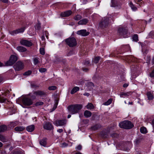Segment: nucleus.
<instances>
[{"mask_svg": "<svg viewBox=\"0 0 154 154\" xmlns=\"http://www.w3.org/2000/svg\"><path fill=\"white\" fill-rule=\"evenodd\" d=\"M46 69L44 68H41L39 69V72H45L46 71Z\"/></svg>", "mask_w": 154, "mask_h": 154, "instance_id": "obj_43", "label": "nucleus"}, {"mask_svg": "<svg viewBox=\"0 0 154 154\" xmlns=\"http://www.w3.org/2000/svg\"><path fill=\"white\" fill-rule=\"evenodd\" d=\"M7 129V127L6 126L3 125L0 126V133L3 132L6 130Z\"/></svg>", "mask_w": 154, "mask_h": 154, "instance_id": "obj_21", "label": "nucleus"}, {"mask_svg": "<svg viewBox=\"0 0 154 154\" xmlns=\"http://www.w3.org/2000/svg\"><path fill=\"white\" fill-rule=\"evenodd\" d=\"M129 4L130 6L133 11H135L137 9V8L134 5L132 2H130Z\"/></svg>", "mask_w": 154, "mask_h": 154, "instance_id": "obj_29", "label": "nucleus"}, {"mask_svg": "<svg viewBox=\"0 0 154 154\" xmlns=\"http://www.w3.org/2000/svg\"><path fill=\"white\" fill-rule=\"evenodd\" d=\"M112 99H109L106 102H105L103 103V105H104L107 106L109 105L112 103Z\"/></svg>", "mask_w": 154, "mask_h": 154, "instance_id": "obj_31", "label": "nucleus"}, {"mask_svg": "<svg viewBox=\"0 0 154 154\" xmlns=\"http://www.w3.org/2000/svg\"><path fill=\"white\" fill-rule=\"evenodd\" d=\"M128 58H130V60L132 62H134V58L132 57V56H130L128 57Z\"/></svg>", "mask_w": 154, "mask_h": 154, "instance_id": "obj_48", "label": "nucleus"}, {"mask_svg": "<svg viewBox=\"0 0 154 154\" xmlns=\"http://www.w3.org/2000/svg\"><path fill=\"white\" fill-rule=\"evenodd\" d=\"M34 64L35 65H36L38 63V58H35L33 60Z\"/></svg>", "mask_w": 154, "mask_h": 154, "instance_id": "obj_40", "label": "nucleus"}, {"mask_svg": "<svg viewBox=\"0 0 154 154\" xmlns=\"http://www.w3.org/2000/svg\"><path fill=\"white\" fill-rule=\"evenodd\" d=\"M88 20L86 18H84L80 20L78 22V24L79 25H85L88 22Z\"/></svg>", "mask_w": 154, "mask_h": 154, "instance_id": "obj_19", "label": "nucleus"}, {"mask_svg": "<svg viewBox=\"0 0 154 154\" xmlns=\"http://www.w3.org/2000/svg\"><path fill=\"white\" fill-rule=\"evenodd\" d=\"M24 66L22 62L18 61L14 65V68L16 71H20L23 68Z\"/></svg>", "mask_w": 154, "mask_h": 154, "instance_id": "obj_6", "label": "nucleus"}, {"mask_svg": "<svg viewBox=\"0 0 154 154\" xmlns=\"http://www.w3.org/2000/svg\"><path fill=\"white\" fill-rule=\"evenodd\" d=\"M67 121L66 119H60L56 120L54 124L57 126H65L66 124Z\"/></svg>", "mask_w": 154, "mask_h": 154, "instance_id": "obj_7", "label": "nucleus"}, {"mask_svg": "<svg viewBox=\"0 0 154 154\" xmlns=\"http://www.w3.org/2000/svg\"><path fill=\"white\" fill-rule=\"evenodd\" d=\"M135 3L139 5L140 6H141L142 5V2H140L142 0H134Z\"/></svg>", "mask_w": 154, "mask_h": 154, "instance_id": "obj_36", "label": "nucleus"}, {"mask_svg": "<svg viewBox=\"0 0 154 154\" xmlns=\"http://www.w3.org/2000/svg\"><path fill=\"white\" fill-rule=\"evenodd\" d=\"M32 73V72L31 71H27L26 72H25L23 75H30L31 74V73Z\"/></svg>", "mask_w": 154, "mask_h": 154, "instance_id": "obj_45", "label": "nucleus"}, {"mask_svg": "<svg viewBox=\"0 0 154 154\" xmlns=\"http://www.w3.org/2000/svg\"><path fill=\"white\" fill-rule=\"evenodd\" d=\"M60 145H61V146L63 147H66V146H67V144L66 143H65V142H64V143H61L60 144Z\"/></svg>", "mask_w": 154, "mask_h": 154, "instance_id": "obj_47", "label": "nucleus"}, {"mask_svg": "<svg viewBox=\"0 0 154 154\" xmlns=\"http://www.w3.org/2000/svg\"><path fill=\"white\" fill-rule=\"evenodd\" d=\"M18 122H12L9 125V126L11 128H12L14 126L18 125Z\"/></svg>", "mask_w": 154, "mask_h": 154, "instance_id": "obj_27", "label": "nucleus"}, {"mask_svg": "<svg viewBox=\"0 0 154 154\" xmlns=\"http://www.w3.org/2000/svg\"><path fill=\"white\" fill-rule=\"evenodd\" d=\"M84 63L85 65H88V64H89L90 62L88 60H85Z\"/></svg>", "mask_w": 154, "mask_h": 154, "instance_id": "obj_53", "label": "nucleus"}, {"mask_svg": "<svg viewBox=\"0 0 154 154\" xmlns=\"http://www.w3.org/2000/svg\"><path fill=\"white\" fill-rule=\"evenodd\" d=\"M72 13V12L70 10H68L66 11L62 12L60 14L61 16L63 17H68Z\"/></svg>", "mask_w": 154, "mask_h": 154, "instance_id": "obj_15", "label": "nucleus"}, {"mask_svg": "<svg viewBox=\"0 0 154 154\" xmlns=\"http://www.w3.org/2000/svg\"><path fill=\"white\" fill-rule=\"evenodd\" d=\"M149 75L151 77H154V69L150 73Z\"/></svg>", "mask_w": 154, "mask_h": 154, "instance_id": "obj_49", "label": "nucleus"}, {"mask_svg": "<svg viewBox=\"0 0 154 154\" xmlns=\"http://www.w3.org/2000/svg\"><path fill=\"white\" fill-rule=\"evenodd\" d=\"M152 123L153 127L154 128V119L152 121Z\"/></svg>", "mask_w": 154, "mask_h": 154, "instance_id": "obj_64", "label": "nucleus"}, {"mask_svg": "<svg viewBox=\"0 0 154 154\" xmlns=\"http://www.w3.org/2000/svg\"><path fill=\"white\" fill-rule=\"evenodd\" d=\"M101 135L102 137L104 138L108 137V133L103 132L101 133Z\"/></svg>", "mask_w": 154, "mask_h": 154, "instance_id": "obj_32", "label": "nucleus"}, {"mask_svg": "<svg viewBox=\"0 0 154 154\" xmlns=\"http://www.w3.org/2000/svg\"><path fill=\"white\" fill-rule=\"evenodd\" d=\"M35 28L37 29L38 30H39L40 29L41 27L40 24H38L35 26Z\"/></svg>", "mask_w": 154, "mask_h": 154, "instance_id": "obj_51", "label": "nucleus"}, {"mask_svg": "<svg viewBox=\"0 0 154 154\" xmlns=\"http://www.w3.org/2000/svg\"><path fill=\"white\" fill-rule=\"evenodd\" d=\"M47 139L46 138H43L39 140V142L40 145L44 147L46 146L47 144Z\"/></svg>", "mask_w": 154, "mask_h": 154, "instance_id": "obj_17", "label": "nucleus"}, {"mask_svg": "<svg viewBox=\"0 0 154 154\" xmlns=\"http://www.w3.org/2000/svg\"><path fill=\"white\" fill-rule=\"evenodd\" d=\"M119 125L121 128L127 129H130L133 127V124L129 121L121 122L119 123Z\"/></svg>", "mask_w": 154, "mask_h": 154, "instance_id": "obj_2", "label": "nucleus"}, {"mask_svg": "<svg viewBox=\"0 0 154 154\" xmlns=\"http://www.w3.org/2000/svg\"><path fill=\"white\" fill-rule=\"evenodd\" d=\"M57 87L56 86H52L49 87L48 89L49 90H55L56 89Z\"/></svg>", "mask_w": 154, "mask_h": 154, "instance_id": "obj_38", "label": "nucleus"}, {"mask_svg": "<svg viewBox=\"0 0 154 154\" xmlns=\"http://www.w3.org/2000/svg\"><path fill=\"white\" fill-rule=\"evenodd\" d=\"M100 128V126L98 125H96L92 127V129L96 130Z\"/></svg>", "mask_w": 154, "mask_h": 154, "instance_id": "obj_33", "label": "nucleus"}, {"mask_svg": "<svg viewBox=\"0 0 154 154\" xmlns=\"http://www.w3.org/2000/svg\"><path fill=\"white\" fill-rule=\"evenodd\" d=\"M118 32L120 35L123 36L124 38H127L128 36L127 30L126 29L122 28H119Z\"/></svg>", "mask_w": 154, "mask_h": 154, "instance_id": "obj_8", "label": "nucleus"}, {"mask_svg": "<svg viewBox=\"0 0 154 154\" xmlns=\"http://www.w3.org/2000/svg\"><path fill=\"white\" fill-rule=\"evenodd\" d=\"M16 49L18 51L21 52H25L27 50L25 48L22 46L17 47Z\"/></svg>", "mask_w": 154, "mask_h": 154, "instance_id": "obj_18", "label": "nucleus"}, {"mask_svg": "<svg viewBox=\"0 0 154 154\" xmlns=\"http://www.w3.org/2000/svg\"><path fill=\"white\" fill-rule=\"evenodd\" d=\"M84 115L86 118L90 117L91 115V113L88 110H85L84 113Z\"/></svg>", "mask_w": 154, "mask_h": 154, "instance_id": "obj_22", "label": "nucleus"}, {"mask_svg": "<svg viewBox=\"0 0 154 154\" xmlns=\"http://www.w3.org/2000/svg\"><path fill=\"white\" fill-rule=\"evenodd\" d=\"M140 131L142 133H147L146 129L144 127H141L140 128Z\"/></svg>", "mask_w": 154, "mask_h": 154, "instance_id": "obj_30", "label": "nucleus"}, {"mask_svg": "<svg viewBox=\"0 0 154 154\" xmlns=\"http://www.w3.org/2000/svg\"><path fill=\"white\" fill-rule=\"evenodd\" d=\"M83 94L84 95L87 96H88L89 95V94L87 92Z\"/></svg>", "mask_w": 154, "mask_h": 154, "instance_id": "obj_59", "label": "nucleus"}, {"mask_svg": "<svg viewBox=\"0 0 154 154\" xmlns=\"http://www.w3.org/2000/svg\"><path fill=\"white\" fill-rule=\"evenodd\" d=\"M31 87L32 88H36L37 86L34 84L32 83L31 84Z\"/></svg>", "mask_w": 154, "mask_h": 154, "instance_id": "obj_50", "label": "nucleus"}, {"mask_svg": "<svg viewBox=\"0 0 154 154\" xmlns=\"http://www.w3.org/2000/svg\"><path fill=\"white\" fill-rule=\"evenodd\" d=\"M34 126L33 125H32L28 126L26 128V129L28 131L31 132L34 130Z\"/></svg>", "mask_w": 154, "mask_h": 154, "instance_id": "obj_20", "label": "nucleus"}, {"mask_svg": "<svg viewBox=\"0 0 154 154\" xmlns=\"http://www.w3.org/2000/svg\"><path fill=\"white\" fill-rule=\"evenodd\" d=\"M6 100H7L6 99L0 97V102L5 103Z\"/></svg>", "mask_w": 154, "mask_h": 154, "instance_id": "obj_44", "label": "nucleus"}, {"mask_svg": "<svg viewBox=\"0 0 154 154\" xmlns=\"http://www.w3.org/2000/svg\"><path fill=\"white\" fill-rule=\"evenodd\" d=\"M36 96L35 94H34L33 93V94L31 96V97L32 99L34 100L35 99Z\"/></svg>", "mask_w": 154, "mask_h": 154, "instance_id": "obj_52", "label": "nucleus"}, {"mask_svg": "<svg viewBox=\"0 0 154 154\" xmlns=\"http://www.w3.org/2000/svg\"><path fill=\"white\" fill-rule=\"evenodd\" d=\"M40 53L44 55L45 54V50L43 48H41L40 49Z\"/></svg>", "mask_w": 154, "mask_h": 154, "instance_id": "obj_41", "label": "nucleus"}, {"mask_svg": "<svg viewBox=\"0 0 154 154\" xmlns=\"http://www.w3.org/2000/svg\"><path fill=\"white\" fill-rule=\"evenodd\" d=\"M17 60V57L14 55H11L9 60L6 63L7 66H10L13 65Z\"/></svg>", "mask_w": 154, "mask_h": 154, "instance_id": "obj_5", "label": "nucleus"}, {"mask_svg": "<svg viewBox=\"0 0 154 154\" xmlns=\"http://www.w3.org/2000/svg\"><path fill=\"white\" fill-rule=\"evenodd\" d=\"M24 30L25 29L24 28H22L13 31H11L10 32V33L12 35H14L18 33L23 32Z\"/></svg>", "mask_w": 154, "mask_h": 154, "instance_id": "obj_12", "label": "nucleus"}, {"mask_svg": "<svg viewBox=\"0 0 154 154\" xmlns=\"http://www.w3.org/2000/svg\"><path fill=\"white\" fill-rule=\"evenodd\" d=\"M41 39L42 40H44L45 39V36L44 35L41 36Z\"/></svg>", "mask_w": 154, "mask_h": 154, "instance_id": "obj_60", "label": "nucleus"}, {"mask_svg": "<svg viewBox=\"0 0 154 154\" xmlns=\"http://www.w3.org/2000/svg\"><path fill=\"white\" fill-rule=\"evenodd\" d=\"M12 154H20V153L17 151H15Z\"/></svg>", "mask_w": 154, "mask_h": 154, "instance_id": "obj_57", "label": "nucleus"}, {"mask_svg": "<svg viewBox=\"0 0 154 154\" xmlns=\"http://www.w3.org/2000/svg\"><path fill=\"white\" fill-rule=\"evenodd\" d=\"M82 105L81 104L71 105L68 107L69 112L72 115L78 113L82 108Z\"/></svg>", "mask_w": 154, "mask_h": 154, "instance_id": "obj_1", "label": "nucleus"}, {"mask_svg": "<svg viewBox=\"0 0 154 154\" xmlns=\"http://www.w3.org/2000/svg\"><path fill=\"white\" fill-rule=\"evenodd\" d=\"M117 134H112L111 135V136L113 137H117Z\"/></svg>", "mask_w": 154, "mask_h": 154, "instance_id": "obj_56", "label": "nucleus"}, {"mask_svg": "<svg viewBox=\"0 0 154 154\" xmlns=\"http://www.w3.org/2000/svg\"><path fill=\"white\" fill-rule=\"evenodd\" d=\"M152 64H154V57L152 59Z\"/></svg>", "mask_w": 154, "mask_h": 154, "instance_id": "obj_63", "label": "nucleus"}, {"mask_svg": "<svg viewBox=\"0 0 154 154\" xmlns=\"http://www.w3.org/2000/svg\"><path fill=\"white\" fill-rule=\"evenodd\" d=\"M128 85L127 84H125L123 85V87H124V88H126V87H127Z\"/></svg>", "mask_w": 154, "mask_h": 154, "instance_id": "obj_58", "label": "nucleus"}, {"mask_svg": "<svg viewBox=\"0 0 154 154\" xmlns=\"http://www.w3.org/2000/svg\"><path fill=\"white\" fill-rule=\"evenodd\" d=\"M109 19L107 18H104L100 23L99 26L100 27L103 28L105 27L109 23V21H108Z\"/></svg>", "mask_w": 154, "mask_h": 154, "instance_id": "obj_10", "label": "nucleus"}, {"mask_svg": "<svg viewBox=\"0 0 154 154\" xmlns=\"http://www.w3.org/2000/svg\"><path fill=\"white\" fill-rule=\"evenodd\" d=\"M25 128L23 126H18L16 127L14 129L16 131H23Z\"/></svg>", "mask_w": 154, "mask_h": 154, "instance_id": "obj_25", "label": "nucleus"}, {"mask_svg": "<svg viewBox=\"0 0 154 154\" xmlns=\"http://www.w3.org/2000/svg\"><path fill=\"white\" fill-rule=\"evenodd\" d=\"M82 149V146L80 145H78L76 148V149L77 150H80Z\"/></svg>", "mask_w": 154, "mask_h": 154, "instance_id": "obj_46", "label": "nucleus"}, {"mask_svg": "<svg viewBox=\"0 0 154 154\" xmlns=\"http://www.w3.org/2000/svg\"><path fill=\"white\" fill-rule=\"evenodd\" d=\"M132 94V93L131 92H128L126 93L122 92L119 95L121 97L125 98L131 95Z\"/></svg>", "mask_w": 154, "mask_h": 154, "instance_id": "obj_14", "label": "nucleus"}, {"mask_svg": "<svg viewBox=\"0 0 154 154\" xmlns=\"http://www.w3.org/2000/svg\"><path fill=\"white\" fill-rule=\"evenodd\" d=\"M82 16L79 15H77L75 17L74 19L76 20H78L81 19Z\"/></svg>", "mask_w": 154, "mask_h": 154, "instance_id": "obj_37", "label": "nucleus"}, {"mask_svg": "<svg viewBox=\"0 0 154 154\" xmlns=\"http://www.w3.org/2000/svg\"><path fill=\"white\" fill-rule=\"evenodd\" d=\"M0 140L3 142H6L8 141V140L5 137L1 134H0Z\"/></svg>", "mask_w": 154, "mask_h": 154, "instance_id": "obj_26", "label": "nucleus"}, {"mask_svg": "<svg viewBox=\"0 0 154 154\" xmlns=\"http://www.w3.org/2000/svg\"><path fill=\"white\" fill-rule=\"evenodd\" d=\"M87 108L89 109H91L94 108V106L91 103H89L86 106Z\"/></svg>", "mask_w": 154, "mask_h": 154, "instance_id": "obj_28", "label": "nucleus"}, {"mask_svg": "<svg viewBox=\"0 0 154 154\" xmlns=\"http://www.w3.org/2000/svg\"><path fill=\"white\" fill-rule=\"evenodd\" d=\"M148 99L149 100H152L154 97L152 94L150 92H148L146 94Z\"/></svg>", "mask_w": 154, "mask_h": 154, "instance_id": "obj_23", "label": "nucleus"}, {"mask_svg": "<svg viewBox=\"0 0 154 154\" xmlns=\"http://www.w3.org/2000/svg\"><path fill=\"white\" fill-rule=\"evenodd\" d=\"M43 104V103L42 101H39L36 102L35 103L36 106H41Z\"/></svg>", "mask_w": 154, "mask_h": 154, "instance_id": "obj_42", "label": "nucleus"}, {"mask_svg": "<svg viewBox=\"0 0 154 154\" xmlns=\"http://www.w3.org/2000/svg\"><path fill=\"white\" fill-rule=\"evenodd\" d=\"M4 66V65L1 62H0V66Z\"/></svg>", "mask_w": 154, "mask_h": 154, "instance_id": "obj_62", "label": "nucleus"}, {"mask_svg": "<svg viewBox=\"0 0 154 154\" xmlns=\"http://www.w3.org/2000/svg\"><path fill=\"white\" fill-rule=\"evenodd\" d=\"M44 129L48 130H53V126L52 124L49 122H46L44 123L43 125Z\"/></svg>", "mask_w": 154, "mask_h": 154, "instance_id": "obj_11", "label": "nucleus"}, {"mask_svg": "<svg viewBox=\"0 0 154 154\" xmlns=\"http://www.w3.org/2000/svg\"><path fill=\"white\" fill-rule=\"evenodd\" d=\"M34 94L36 96H42L46 94V93L43 91H34Z\"/></svg>", "mask_w": 154, "mask_h": 154, "instance_id": "obj_16", "label": "nucleus"}, {"mask_svg": "<svg viewBox=\"0 0 154 154\" xmlns=\"http://www.w3.org/2000/svg\"><path fill=\"white\" fill-rule=\"evenodd\" d=\"M65 41L70 47L75 46L77 44L76 40L74 37L69 38L66 39Z\"/></svg>", "mask_w": 154, "mask_h": 154, "instance_id": "obj_3", "label": "nucleus"}, {"mask_svg": "<svg viewBox=\"0 0 154 154\" xmlns=\"http://www.w3.org/2000/svg\"><path fill=\"white\" fill-rule=\"evenodd\" d=\"M100 57H95L94 62L96 63H97L100 60Z\"/></svg>", "mask_w": 154, "mask_h": 154, "instance_id": "obj_34", "label": "nucleus"}, {"mask_svg": "<svg viewBox=\"0 0 154 154\" xmlns=\"http://www.w3.org/2000/svg\"><path fill=\"white\" fill-rule=\"evenodd\" d=\"M79 88L78 87H74L72 90L71 91V94H73L76 92L77 91H79Z\"/></svg>", "mask_w": 154, "mask_h": 154, "instance_id": "obj_24", "label": "nucleus"}, {"mask_svg": "<svg viewBox=\"0 0 154 154\" xmlns=\"http://www.w3.org/2000/svg\"><path fill=\"white\" fill-rule=\"evenodd\" d=\"M133 40L136 42H137L138 41V37L137 34L134 35L133 37Z\"/></svg>", "mask_w": 154, "mask_h": 154, "instance_id": "obj_35", "label": "nucleus"}, {"mask_svg": "<svg viewBox=\"0 0 154 154\" xmlns=\"http://www.w3.org/2000/svg\"><path fill=\"white\" fill-rule=\"evenodd\" d=\"M22 102L23 104L26 106H30L33 103L32 100L27 96H23L22 97Z\"/></svg>", "mask_w": 154, "mask_h": 154, "instance_id": "obj_4", "label": "nucleus"}, {"mask_svg": "<svg viewBox=\"0 0 154 154\" xmlns=\"http://www.w3.org/2000/svg\"><path fill=\"white\" fill-rule=\"evenodd\" d=\"M78 35H81L82 36H86L88 35L89 32H87L85 29H82L78 31L77 32Z\"/></svg>", "mask_w": 154, "mask_h": 154, "instance_id": "obj_13", "label": "nucleus"}, {"mask_svg": "<svg viewBox=\"0 0 154 154\" xmlns=\"http://www.w3.org/2000/svg\"><path fill=\"white\" fill-rule=\"evenodd\" d=\"M20 43L21 45L29 47L31 46L32 45L31 42L24 39L20 40Z\"/></svg>", "mask_w": 154, "mask_h": 154, "instance_id": "obj_9", "label": "nucleus"}, {"mask_svg": "<svg viewBox=\"0 0 154 154\" xmlns=\"http://www.w3.org/2000/svg\"><path fill=\"white\" fill-rule=\"evenodd\" d=\"M83 70L84 71H87L88 70V69L87 68H83Z\"/></svg>", "mask_w": 154, "mask_h": 154, "instance_id": "obj_61", "label": "nucleus"}, {"mask_svg": "<svg viewBox=\"0 0 154 154\" xmlns=\"http://www.w3.org/2000/svg\"><path fill=\"white\" fill-rule=\"evenodd\" d=\"M57 131L59 133H61L63 131V130L62 129H59L57 130Z\"/></svg>", "mask_w": 154, "mask_h": 154, "instance_id": "obj_54", "label": "nucleus"}, {"mask_svg": "<svg viewBox=\"0 0 154 154\" xmlns=\"http://www.w3.org/2000/svg\"><path fill=\"white\" fill-rule=\"evenodd\" d=\"M58 104V101L57 100H56L55 103L54 105V107L53 108V110H54L57 108Z\"/></svg>", "mask_w": 154, "mask_h": 154, "instance_id": "obj_39", "label": "nucleus"}, {"mask_svg": "<svg viewBox=\"0 0 154 154\" xmlns=\"http://www.w3.org/2000/svg\"><path fill=\"white\" fill-rule=\"evenodd\" d=\"M1 1L5 3H7L8 2V0H0Z\"/></svg>", "mask_w": 154, "mask_h": 154, "instance_id": "obj_55", "label": "nucleus"}]
</instances>
